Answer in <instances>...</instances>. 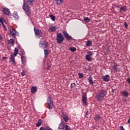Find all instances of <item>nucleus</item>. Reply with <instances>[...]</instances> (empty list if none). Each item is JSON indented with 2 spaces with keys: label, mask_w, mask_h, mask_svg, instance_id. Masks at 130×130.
Instances as JSON below:
<instances>
[{
  "label": "nucleus",
  "mask_w": 130,
  "mask_h": 130,
  "mask_svg": "<svg viewBox=\"0 0 130 130\" xmlns=\"http://www.w3.org/2000/svg\"><path fill=\"white\" fill-rule=\"evenodd\" d=\"M48 50L45 49L44 50V54H45V57H47V55H48Z\"/></svg>",
  "instance_id": "nucleus-29"
},
{
  "label": "nucleus",
  "mask_w": 130,
  "mask_h": 130,
  "mask_svg": "<svg viewBox=\"0 0 130 130\" xmlns=\"http://www.w3.org/2000/svg\"><path fill=\"white\" fill-rule=\"evenodd\" d=\"M27 2L28 4H29V5H33V2H34V0H27Z\"/></svg>",
  "instance_id": "nucleus-34"
},
{
  "label": "nucleus",
  "mask_w": 130,
  "mask_h": 130,
  "mask_svg": "<svg viewBox=\"0 0 130 130\" xmlns=\"http://www.w3.org/2000/svg\"><path fill=\"white\" fill-rule=\"evenodd\" d=\"M22 8L25 11L26 15H27L28 17H30V16H31V13H30V8H29V6H28V4L25 3V2H24Z\"/></svg>",
  "instance_id": "nucleus-3"
},
{
  "label": "nucleus",
  "mask_w": 130,
  "mask_h": 130,
  "mask_svg": "<svg viewBox=\"0 0 130 130\" xmlns=\"http://www.w3.org/2000/svg\"><path fill=\"white\" fill-rule=\"evenodd\" d=\"M65 125L66 123H64V122H61L59 124L58 129H63V128H64Z\"/></svg>",
  "instance_id": "nucleus-16"
},
{
  "label": "nucleus",
  "mask_w": 130,
  "mask_h": 130,
  "mask_svg": "<svg viewBox=\"0 0 130 130\" xmlns=\"http://www.w3.org/2000/svg\"><path fill=\"white\" fill-rule=\"evenodd\" d=\"M61 117H62L63 120L66 122L69 120V116H68V115H67L66 114L63 113Z\"/></svg>",
  "instance_id": "nucleus-18"
},
{
  "label": "nucleus",
  "mask_w": 130,
  "mask_h": 130,
  "mask_svg": "<svg viewBox=\"0 0 130 130\" xmlns=\"http://www.w3.org/2000/svg\"><path fill=\"white\" fill-rule=\"evenodd\" d=\"M71 51H72V52H75V51H76V50H77V49H76V48L75 47H72L70 49Z\"/></svg>",
  "instance_id": "nucleus-36"
},
{
  "label": "nucleus",
  "mask_w": 130,
  "mask_h": 130,
  "mask_svg": "<svg viewBox=\"0 0 130 130\" xmlns=\"http://www.w3.org/2000/svg\"><path fill=\"white\" fill-rule=\"evenodd\" d=\"M56 30H57V27H56V26H51L48 29V31L50 33L55 32V31H56Z\"/></svg>",
  "instance_id": "nucleus-11"
},
{
  "label": "nucleus",
  "mask_w": 130,
  "mask_h": 130,
  "mask_svg": "<svg viewBox=\"0 0 130 130\" xmlns=\"http://www.w3.org/2000/svg\"><path fill=\"white\" fill-rule=\"evenodd\" d=\"M75 87H76V84H75V83L71 84V86H70L71 89H73V88H75Z\"/></svg>",
  "instance_id": "nucleus-35"
},
{
  "label": "nucleus",
  "mask_w": 130,
  "mask_h": 130,
  "mask_svg": "<svg viewBox=\"0 0 130 130\" xmlns=\"http://www.w3.org/2000/svg\"><path fill=\"white\" fill-rule=\"evenodd\" d=\"M36 91H37V88L36 86H32L31 88V93H35V92H36Z\"/></svg>",
  "instance_id": "nucleus-23"
},
{
  "label": "nucleus",
  "mask_w": 130,
  "mask_h": 130,
  "mask_svg": "<svg viewBox=\"0 0 130 130\" xmlns=\"http://www.w3.org/2000/svg\"><path fill=\"white\" fill-rule=\"evenodd\" d=\"M0 23L2 25H4V19L3 18H0Z\"/></svg>",
  "instance_id": "nucleus-39"
},
{
  "label": "nucleus",
  "mask_w": 130,
  "mask_h": 130,
  "mask_svg": "<svg viewBox=\"0 0 130 130\" xmlns=\"http://www.w3.org/2000/svg\"><path fill=\"white\" fill-rule=\"evenodd\" d=\"M93 54H94V53H93V52L88 51L87 52V54H86V55H88L89 56H92V55H93Z\"/></svg>",
  "instance_id": "nucleus-32"
},
{
  "label": "nucleus",
  "mask_w": 130,
  "mask_h": 130,
  "mask_svg": "<svg viewBox=\"0 0 130 130\" xmlns=\"http://www.w3.org/2000/svg\"><path fill=\"white\" fill-rule=\"evenodd\" d=\"M8 58V57H3V60H5V59H7Z\"/></svg>",
  "instance_id": "nucleus-45"
},
{
  "label": "nucleus",
  "mask_w": 130,
  "mask_h": 130,
  "mask_svg": "<svg viewBox=\"0 0 130 130\" xmlns=\"http://www.w3.org/2000/svg\"><path fill=\"white\" fill-rule=\"evenodd\" d=\"M84 21L85 23H89V22H90V19H89L88 17H86L84 19Z\"/></svg>",
  "instance_id": "nucleus-31"
},
{
  "label": "nucleus",
  "mask_w": 130,
  "mask_h": 130,
  "mask_svg": "<svg viewBox=\"0 0 130 130\" xmlns=\"http://www.w3.org/2000/svg\"><path fill=\"white\" fill-rule=\"evenodd\" d=\"M9 44H15V40L13 39H10L9 41Z\"/></svg>",
  "instance_id": "nucleus-28"
},
{
  "label": "nucleus",
  "mask_w": 130,
  "mask_h": 130,
  "mask_svg": "<svg viewBox=\"0 0 130 130\" xmlns=\"http://www.w3.org/2000/svg\"><path fill=\"white\" fill-rule=\"evenodd\" d=\"M35 34L36 35V38H40L41 36H42V31L40 29H38L36 28V27H34Z\"/></svg>",
  "instance_id": "nucleus-5"
},
{
  "label": "nucleus",
  "mask_w": 130,
  "mask_h": 130,
  "mask_svg": "<svg viewBox=\"0 0 130 130\" xmlns=\"http://www.w3.org/2000/svg\"><path fill=\"white\" fill-rule=\"evenodd\" d=\"M40 130H46V127H44V126H42L40 128Z\"/></svg>",
  "instance_id": "nucleus-40"
},
{
  "label": "nucleus",
  "mask_w": 130,
  "mask_h": 130,
  "mask_svg": "<svg viewBox=\"0 0 130 130\" xmlns=\"http://www.w3.org/2000/svg\"><path fill=\"white\" fill-rule=\"evenodd\" d=\"M114 91H115L114 89H112V93H114Z\"/></svg>",
  "instance_id": "nucleus-48"
},
{
  "label": "nucleus",
  "mask_w": 130,
  "mask_h": 130,
  "mask_svg": "<svg viewBox=\"0 0 130 130\" xmlns=\"http://www.w3.org/2000/svg\"><path fill=\"white\" fill-rule=\"evenodd\" d=\"M1 39H3V37L2 36V35H0V40H1Z\"/></svg>",
  "instance_id": "nucleus-50"
},
{
  "label": "nucleus",
  "mask_w": 130,
  "mask_h": 130,
  "mask_svg": "<svg viewBox=\"0 0 130 130\" xmlns=\"http://www.w3.org/2000/svg\"><path fill=\"white\" fill-rule=\"evenodd\" d=\"M49 69H50V66H48L47 68V71H48V70H49Z\"/></svg>",
  "instance_id": "nucleus-47"
},
{
  "label": "nucleus",
  "mask_w": 130,
  "mask_h": 130,
  "mask_svg": "<svg viewBox=\"0 0 130 130\" xmlns=\"http://www.w3.org/2000/svg\"><path fill=\"white\" fill-rule=\"evenodd\" d=\"M47 103L48 106V109L50 110L52 109L53 108V101H52V99H51V97L49 96L48 97Z\"/></svg>",
  "instance_id": "nucleus-4"
},
{
  "label": "nucleus",
  "mask_w": 130,
  "mask_h": 130,
  "mask_svg": "<svg viewBox=\"0 0 130 130\" xmlns=\"http://www.w3.org/2000/svg\"><path fill=\"white\" fill-rule=\"evenodd\" d=\"M10 33L13 35V36H17V35H19V32L18 31H16V29H14L13 27L10 26L9 27Z\"/></svg>",
  "instance_id": "nucleus-8"
},
{
  "label": "nucleus",
  "mask_w": 130,
  "mask_h": 130,
  "mask_svg": "<svg viewBox=\"0 0 130 130\" xmlns=\"http://www.w3.org/2000/svg\"><path fill=\"white\" fill-rule=\"evenodd\" d=\"M86 113H88V112H86Z\"/></svg>",
  "instance_id": "nucleus-52"
},
{
  "label": "nucleus",
  "mask_w": 130,
  "mask_h": 130,
  "mask_svg": "<svg viewBox=\"0 0 130 130\" xmlns=\"http://www.w3.org/2000/svg\"><path fill=\"white\" fill-rule=\"evenodd\" d=\"M85 58L87 61H91L92 60V57L91 56H89L88 55H86Z\"/></svg>",
  "instance_id": "nucleus-25"
},
{
  "label": "nucleus",
  "mask_w": 130,
  "mask_h": 130,
  "mask_svg": "<svg viewBox=\"0 0 130 130\" xmlns=\"http://www.w3.org/2000/svg\"><path fill=\"white\" fill-rule=\"evenodd\" d=\"M10 61L11 62L12 64L16 65V61L15 60V57L14 55L12 54L10 57Z\"/></svg>",
  "instance_id": "nucleus-12"
},
{
  "label": "nucleus",
  "mask_w": 130,
  "mask_h": 130,
  "mask_svg": "<svg viewBox=\"0 0 130 130\" xmlns=\"http://www.w3.org/2000/svg\"><path fill=\"white\" fill-rule=\"evenodd\" d=\"M56 42L58 44H61L62 42L64 41V37L62 35L61 33H57L56 34Z\"/></svg>",
  "instance_id": "nucleus-2"
},
{
  "label": "nucleus",
  "mask_w": 130,
  "mask_h": 130,
  "mask_svg": "<svg viewBox=\"0 0 130 130\" xmlns=\"http://www.w3.org/2000/svg\"><path fill=\"white\" fill-rule=\"evenodd\" d=\"M19 55H20L21 56V61H22V64H26V62L27 61L26 57L21 55L20 54H19Z\"/></svg>",
  "instance_id": "nucleus-15"
},
{
  "label": "nucleus",
  "mask_w": 130,
  "mask_h": 130,
  "mask_svg": "<svg viewBox=\"0 0 130 130\" xmlns=\"http://www.w3.org/2000/svg\"><path fill=\"white\" fill-rule=\"evenodd\" d=\"M25 75H26V73L24 71H23L21 73V76H22L23 77H24V76H25Z\"/></svg>",
  "instance_id": "nucleus-42"
},
{
  "label": "nucleus",
  "mask_w": 130,
  "mask_h": 130,
  "mask_svg": "<svg viewBox=\"0 0 130 130\" xmlns=\"http://www.w3.org/2000/svg\"><path fill=\"white\" fill-rule=\"evenodd\" d=\"M82 101L84 105H87L88 103L87 102V93L83 92L82 95Z\"/></svg>",
  "instance_id": "nucleus-6"
},
{
  "label": "nucleus",
  "mask_w": 130,
  "mask_h": 130,
  "mask_svg": "<svg viewBox=\"0 0 130 130\" xmlns=\"http://www.w3.org/2000/svg\"><path fill=\"white\" fill-rule=\"evenodd\" d=\"M102 79L104 82H109L110 77L109 76V75H106L105 76H103Z\"/></svg>",
  "instance_id": "nucleus-13"
},
{
  "label": "nucleus",
  "mask_w": 130,
  "mask_h": 130,
  "mask_svg": "<svg viewBox=\"0 0 130 130\" xmlns=\"http://www.w3.org/2000/svg\"><path fill=\"white\" fill-rule=\"evenodd\" d=\"M126 81L128 84H130V78H128Z\"/></svg>",
  "instance_id": "nucleus-44"
},
{
  "label": "nucleus",
  "mask_w": 130,
  "mask_h": 130,
  "mask_svg": "<svg viewBox=\"0 0 130 130\" xmlns=\"http://www.w3.org/2000/svg\"><path fill=\"white\" fill-rule=\"evenodd\" d=\"M4 28L5 31H7V27L6 26L4 27Z\"/></svg>",
  "instance_id": "nucleus-49"
},
{
  "label": "nucleus",
  "mask_w": 130,
  "mask_h": 130,
  "mask_svg": "<svg viewBox=\"0 0 130 130\" xmlns=\"http://www.w3.org/2000/svg\"><path fill=\"white\" fill-rule=\"evenodd\" d=\"M55 2L57 6H59L60 5V2H59V0H56Z\"/></svg>",
  "instance_id": "nucleus-38"
},
{
  "label": "nucleus",
  "mask_w": 130,
  "mask_h": 130,
  "mask_svg": "<svg viewBox=\"0 0 130 130\" xmlns=\"http://www.w3.org/2000/svg\"><path fill=\"white\" fill-rule=\"evenodd\" d=\"M78 76H79V78H80V79L82 78H84V74L83 73H79Z\"/></svg>",
  "instance_id": "nucleus-33"
},
{
  "label": "nucleus",
  "mask_w": 130,
  "mask_h": 130,
  "mask_svg": "<svg viewBox=\"0 0 130 130\" xmlns=\"http://www.w3.org/2000/svg\"><path fill=\"white\" fill-rule=\"evenodd\" d=\"M48 43L46 41H43L39 43V47L40 48L44 49V48H47L48 47Z\"/></svg>",
  "instance_id": "nucleus-7"
},
{
  "label": "nucleus",
  "mask_w": 130,
  "mask_h": 130,
  "mask_svg": "<svg viewBox=\"0 0 130 130\" xmlns=\"http://www.w3.org/2000/svg\"><path fill=\"white\" fill-rule=\"evenodd\" d=\"M121 11H122L123 12H126V6H123L120 7Z\"/></svg>",
  "instance_id": "nucleus-27"
},
{
  "label": "nucleus",
  "mask_w": 130,
  "mask_h": 130,
  "mask_svg": "<svg viewBox=\"0 0 130 130\" xmlns=\"http://www.w3.org/2000/svg\"><path fill=\"white\" fill-rule=\"evenodd\" d=\"M124 27H125V28H126V29H127V23L126 22H125L124 23Z\"/></svg>",
  "instance_id": "nucleus-41"
},
{
  "label": "nucleus",
  "mask_w": 130,
  "mask_h": 130,
  "mask_svg": "<svg viewBox=\"0 0 130 130\" xmlns=\"http://www.w3.org/2000/svg\"><path fill=\"white\" fill-rule=\"evenodd\" d=\"M112 70L115 72L116 73H117V72H118V69H117V64H116V63L115 62H113L112 63Z\"/></svg>",
  "instance_id": "nucleus-10"
},
{
  "label": "nucleus",
  "mask_w": 130,
  "mask_h": 130,
  "mask_svg": "<svg viewBox=\"0 0 130 130\" xmlns=\"http://www.w3.org/2000/svg\"><path fill=\"white\" fill-rule=\"evenodd\" d=\"M49 17L51 18L52 21H55V16L53 15H50Z\"/></svg>",
  "instance_id": "nucleus-30"
},
{
  "label": "nucleus",
  "mask_w": 130,
  "mask_h": 130,
  "mask_svg": "<svg viewBox=\"0 0 130 130\" xmlns=\"http://www.w3.org/2000/svg\"><path fill=\"white\" fill-rule=\"evenodd\" d=\"M13 16L14 18L15 19V20L19 19V16H18V13H17L16 12L13 13Z\"/></svg>",
  "instance_id": "nucleus-26"
},
{
  "label": "nucleus",
  "mask_w": 130,
  "mask_h": 130,
  "mask_svg": "<svg viewBox=\"0 0 130 130\" xmlns=\"http://www.w3.org/2000/svg\"><path fill=\"white\" fill-rule=\"evenodd\" d=\"M107 95V91L104 89H102L96 95V99L99 101H103L104 100V97Z\"/></svg>",
  "instance_id": "nucleus-1"
},
{
  "label": "nucleus",
  "mask_w": 130,
  "mask_h": 130,
  "mask_svg": "<svg viewBox=\"0 0 130 130\" xmlns=\"http://www.w3.org/2000/svg\"><path fill=\"white\" fill-rule=\"evenodd\" d=\"M93 45V44L92 43V41L91 40H88L86 42V47H89L92 46Z\"/></svg>",
  "instance_id": "nucleus-20"
},
{
  "label": "nucleus",
  "mask_w": 130,
  "mask_h": 130,
  "mask_svg": "<svg viewBox=\"0 0 130 130\" xmlns=\"http://www.w3.org/2000/svg\"><path fill=\"white\" fill-rule=\"evenodd\" d=\"M3 25V27H4V28H5V27H6V25H4V24L3 23V24H2Z\"/></svg>",
  "instance_id": "nucleus-51"
},
{
  "label": "nucleus",
  "mask_w": 130,
  "mask_h": 130,
  "mask_svg": "<svg viewBox=\"0 0 130 130\" xmlns=\"http://www.w3.org/2000/svg\"><path fill=\"white\" fill-rule=\"evenodd\" d=\"M19 53V49L16 47L14 49V56H17V54Z\"/></svg>",
  "instance_id": "nucleus-24"
},
{
  "label": "nucleus",
  "mask_w": 130,
  "mask_h": 130,
  "mask_svg": "<svg viewBox=\"0 0 130 130\" xmlns=\"http://www.w3.org/2000/svg\"><path fill=\"white\" fill-rule=\"evenodd\" d=\"M102 118V117L99 114H96L94 116V119L95 121H99L101 120V119Z\"/></svg>",
  "instance_id": "nucleus-14"
},
{
  "label": "nucleus",
  "mask_w": 130,
  "mask_h": 130,
  "mask_svg": "<svg viewBox=\"0 0 130 130\" xmlns=\"http://www.w3.org/2000/svg\"><path fill=\"white\" fill-rule=\"evenodd\" d=\"M60 4H62L63 3V0H59Z\"/></svg>",
  "instance_id": "nucleus-46"
},
{
  "label": "nucleus",
  "mask_w": 130,
  "mask_h": 130,
  "mask_svg": "<svg viewBox=\"0 0 130 130\" xmlns=\"http://www.w3.org/2000/svg\"><path fill=\"white\" fill-rule=\"evenodd\" d=\"M64 130H71V127H70V126H68V125H66Z\"/></svg>",
  "instance_id": "nucleus-37"
},
{
  "label": "nucleus",
  "mask_w": 130,
  "mask_h": 130,
  "mask_svg": "<svg viewBox=\"0 0 130 130\" xmlns=\"http://www.w3.org/2000/svg\"><path fill=\"white\" fill-rule=\"evenodd\" d=\"M0 130H1V128H0Z\"/></svg>",
  "instance_id": "nucleus-53"
},
{
  "label": "nucleus",
  "mask_w": 130,
  "mask_h": 130,
  "mask_svg": "<svg viewBox=\"0 0 130 130\" xmlns=\"http://www.w3.org/2000/svg\"><path fill=\"white\" fill-rule=\"evenodd\" d=\"M88 81L90 85L91 86H93V79H92V76H90L88 79Z\"/></svg>",
  "instance_id": "nucleus-21"
},
{
  "label": "nucleus",
  "mask_w": 130,
  "mask_h": 130,
  "mask_svg": "<svg viewBox=\"0 0 130 130\" xmlns=\"http://www.w3.org/2000/svg\"><path fill=\"white\" fill-rule=\"evenodd\" d=\"M20 52L22 55H25V52L24 51H21Z\"/></svg>",
  "instance_id": "nucleus-43"
},
{
  "label": "nucleus",
  "mask_w": 130,
  "mask_h": 130,
  "mask_svg": "<svg viewBox=\"0 0 130 130\" xmlns=\"http://www.w3.org/2000/svg\"><path fill=\"white\" fill-rule=\"evenodd\" d=\"M62 33L66 40L70 41L73 39V38H72L66 31H63Z\"/></svg>",
  "instance_id": "nucleus-9"
},
{
  "label": "nucleus",
  "mask_w": 130,
  "mask_h": 130,
  "mask_svg": "<svg viewBox=\"0 0 130 130\" xmlns=\"http://www.w3.org/2000/svg\"><path fill=\"white\" fill-rule=\"evenodd\" d=\"M3 14H5V15H8L10 13V9H8L7 8H3Z\"/></svg>",
  "instance_id": "nucleus-17"
},
{
  "label": "nucleus",
  "mask_w": 130,
  "mask_h": 130,
  "mask_svg": "<svg viewBox=\"0 0 130 130\" xmlns=\"http://www.w3.org/2000/svg\"><path fill=\"white\" fill-rule=\"evenodd\" d=\"M42 123V120L41 119H39L38 120V123H37L36 124V125L38 127H39V126H40V125H41Z\"/></svg>",
  "instance_id": "nucleus-22"
},
{
  "label": "nucleus",
  "mask_w": 130,
  "mask_h": 130,
  "mask_svg": "<svg viewBox=\"0 0 130 130\" xmlns=\"http://www.w3.org/2000/svg\"><path fill=\"white\" fill-rule=\"evenodd\" d=\"M121 95H122V96H124V97H128V92L123 90L121 92Z\"/></svg>",
  "instance_id": "nucleus-19"
}]
</instances>
